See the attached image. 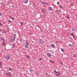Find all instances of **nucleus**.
Returning <instances> with one entry per match:
<instances>
[{
    "label": "nucleus",
    "instance_id": "51",
    "mask_svg": "<svg viewBox=\"0 0 77 77\" xmlns=\"http://www.w3.org/2000/svg\"><path fill=\"white\" fill-rule=\"evenodd\" d=\"M14 45V46H15V45Z\"/></svg>",
    "mask_w": 77,
    "mask_h": 77
},
{
    "label": "nucleus",
    "instance_id": "18",
    "mask_svg": "<svg viewBox=\"0 0 77 77\" xmlns=\"http://www.w3.org/2000/svg\"><path fill=\"white\" fill-rule=\"evenodd\" d=\"M25 56L26 57H28V58H29V59H30V57H29V56H27V55H25Z\"/></svg>",
    "mask_w": 77,
    "mask_h": 77
},
{
    "label": "nucleus",
    "instance_id": "4",
    "mask_svg": "<svg viewBox=\"0 0 77 77\" xmlns=\"http://www.w3.org/2000/svg\"><path fill=\"white\" fill-rule=\"evenodd\" d=\"M44 43V41L42 40L41 39L40 40V44H43Z\"/></svg>",
    "mask_w": 77,
    "mask_h": 77
},
{
    "label": "nucleus",
    "instance_id": "47",
    "mask_svg": "<svg viewBox=\"0 0 77 77\" xmlns=\"http://www.w3.org/2000/svg\"><path fill=\"white\" fill-rule=\"evenodd\" d=\"M45 74H46V75H48V74L47 73H46Z\"/></svg>",
    "mask_w": 77,
    "mask_h": 77
},
{
    "label": "nucleus",
    "instance_id": "6",
    "mask_svg": "<svg viewBox=\"0 0 77 77\" xmlns=\"http://www.w3.org/2000/svg\"><path fill=\"white\" fill-rule=\"evenodd\" d=\"M20 41L22 42H24V40L23 39V38H21L20 39Z\"/></svg>",
    "mask_w": 77,
    "mask_h": 77
},
{
    "label": "nucleus",
    "instance_id": "3",
    "mask_svg": "<svg viewBox=\"0 0 77 77\" xmlns=\"http://www.w3.org/2000/svg\"><path fill=\"white\" fill-rule=\"evenodd\" d=\"M47 55L48 57H51L52 56L51 54H50V53H48L47 54Z\"/></svg>",
    "mask_w": 77,
    "mask_h": 77
},
{
    "label": "nucleus",
    "instance_id": "37",
    "mask_svg": "<svg viewBox=\"0 0 77 77\" xmlns=\"http://www.w3.org/2000/svg\"><path fill=\"white\" fill-rule=\"evenodd\" d=\"M45 4H46V5H48V3L46 2H45Z\"/></svg>",
    "mask_w": 77,
    "mask_h": 77
},
{
    "label": "nucleus",
    "instance_id": "54",
    "mask_svg": "<svg viewBox=\"0 0 77 77\" xmlns=\"http://www.w3.org/2000/svg\"><path fill=\"white\" fill-rule=\"evenodd\" d=\"M5 46H4V47H5Z\"/></svg>",
    "mask_w": 77,
    "mask_h": 77
},
{
    "label": "nucleus",
    "instance_id": "19",
    "mask_svg": "<svg viewBox=\"0 0 77 77\" xmlns=\"http://www.w3.org/2000/svg\"><path fill=\"white\" fill-rule=\"evenodd\" d=\"M29 71L31 72H33V70L32 69H30Z\"/></svg>",
    "mask_w": 77,
    "mask_h": 77
},
{
    "label": "nucleus",
    "instance_id": "35",
    "mask_svg": "<svg viewBox=\"0 0 77 77\" xmlns=\"http://www.w3.org/2000/svg\"><path fill=\"white\" fill-rule=\"evenodd\" d=\"M60 64L62 65H63V63H62V62H61L60 63Z\"/></svg>",
    "mask_w": 77,
    "mask_h": 77
},
{
    "label": "nucleus",
    "instance_id": "48",
    "mask_svg": "<svg viewBox=\"0 0 77 77\" xmlns=\"http://www.w3.org/2000/svg\"><path fill=\"white\" fill-rule=\"evenodd\" d=\"M6 75L7 76H8V74H7Z\"/></svg>",
    "mask_w": 77,
    "mask_h": 77
},
{
    "label": "nucleus",
    "instance_id": "31",
    "mask_svg": "<svg viewBox=\"0 0 77 77\" xmlns=\"http://www.w3.org/2000/svg\"><path fill=\"white\" fill-rule=\"evenodd\" d=\"M70 35H71V36H74V35H73V34H71Z\"/></svg>",
    "mask_w": 77,
    "mask_h": 77
},
{
    "label": "nucleus",
    "instance_id": "16",
    "mask_svg": "<svg viewBox=\"0 0 77 77\" xmlns=\"http://www.w3.org/2000/svg\"><path fill=\"white\" fill-rule=\"evenodd\" d=\"M14 41V39H11L10 40V41L11 42H13V41Z\"/></svg>",
    "mask_w": 77,
    "mask_h": 77
},
{
    "label": "nucleus",
    "instance_id": "8",
    "mask_svg": "<svg viewBox=\"0 0 77 77\" xmlns=\"http://www.w3.org/2000/svg\"><path fill=\"white\" fill-rule=\"evenodd\" d=\"M8 75L9 76V77H12V75H11V74L10 73V72H9V73H8Z\"/></svg>",
    "mask_w": 77,
    "mask_h": 77
},
{
    "label": "nucleus",
    "instance_id": "25",
    "mask_svg": "<svg viewBox=\"0 0 77 77\" xmlns=\"http://www.w3.org/2000/svg\"><path fill=\"white\" fill-rule=\"evenodd\" d=\"M20 23L21 24L20 25V26H22V24H23V22H21Z\"/></svg>",
    "mask_w": 77,
    "mask_h": 77
},
{
    "label": "nucleus",
    "instance_id": "45",
    "mask_svg": "<svg viewBox=\"0 0 77 77\" xmlns=\"http://www.w3.org/2000/svg\"><path fill=\"white\" fill-rule=\"evenodd\" d=\"M2 29L1 28H0V32H2V30H1Z\"/></svg>",
    "mask_w": 77,
    "mask_h": 77
},
{
    "label": "nucleus",
    "instance_id": "10",
    "mask_svg": "<svg viewBox=\"0 0 77 77\" xmlns=\"http://www.w3.org/2000/svg\"><path fill=\"white\" fill-rule=\"evenodd\" d=\"M73 57H77V55L74 54L73 56Z\"/></svg>",
    "mask_w": 77,
    "mask_h": 77
},
{
    "label": "nucleus",
    "instance_id": "39",
    "mask_svg": "<svg viewBox=\"0 0 77 77\" xmlns=\"http://www.w3.org/2000/svg\"><path fill=\"white\" fill-rule=\"evenodd\" d=\"M26 45H29V43H27L26 44Z\"/></svg>",
    "mask_w": 77,
    "mask_h": 77
},
{
    "label": "nucleus",
    "instance_id": "22",
    "mask_svg": "<svg viewBox=\"0 0 77 77\" xmlns=\"http://www.w3.org/2000/svg\"><path fill=\"white\" fill-rule=\"evenodd\" d=\"M42 12L44 13V12H45V10L43 9V10H42Z\"/></svg>",
    "mask_w": 77,
    "mask_h": 77
},
{
    "label": "nucleus",
    "instance_id": "42",
    "mask_svg": "<svg viewBox=\"0 0 77 77\" xmlns=\"http://www.w3.org/2000/svg\"><path fill=\"white\" fill-rule=\"evenodd\" d=\"M8 17H9L10 18V19H11L12 18V17H11L9 16H8Z\"/></svg>",
    "mask_w": 77,
    "mask_h": 77
},
{
    "label": "nucleus",
    "instance_id": "9",
    "mask_svg": "<svg viewBox=\"0 0 77 77\" xmlns=\"http://www.w3.org/2000/svg\"><path fill=\"white\" fill-rule=\"evenodd\" d=\"M51 47H53V48H54V47H55V46H54V44L51 45Z\"/></svg>",
    "mask_w": 77,
    "mask_h": 77
},
{
    "label": "nucleus",
    "instance_id": "5",
    "mask_svg": "<svg viewBox=\"0 0 77 77\" xmlns=\"http://www.w3.org/2000/svg\"><path fill=\"white\" fill-rule=\"evenodd\" d=\"M56 75L57 76H59L60 75V73L57 72H56Z\"/></svg>",
    "mask_w": 77,
    "mask_h": 77
},
{
    "label": "nucleus",
    "instance_id": "26",
    "mask_svg": "<svg viewBox=\"0 0 77 77\" xmlns=\"http://www.w3.org/2000/svg\"><path fill=\"white\" fill-rule=\"evenodd\" d=\"M60 8H63V6H61V5H60Z\"/></svg>",
    "mask_w": 77,
    "mask_h": 77
},
{
    "label": "nucleus",
    "instance_id": "15",
    "mask_svg": "<svg viewBox=\"0 0 77 77\" xmlns=\"http://www.w3.org/2000/svg\"><path fill=\"white\" fill-rule=\"evenodd\" d=\"M72 31H75V30L74 29V28H72Z\"/></svg>",
    "mask_w": 77,
    "mask_h": 77
},
{
    "label": "nucleus",
    "instance_id": "20",
    "mask_svg": "<svg viewBox=\"0 0 77 77\" xmlns=\"http://www.w3.org/2000/svg\"><path fill=\"white\" fill-rule=\"evenodd\" d=\"M8 23H12V21H11L10 20H9V21H8Z\"/></svg>",
    "mask_w": 77,
    "mask_h": 77
},
{
    "label": "nucleus",
    "instance_id": "52",
    "mask_svg": "<svg viewBox=\"0 0 77 77\" xmlns=\"http://www.w3.org/2000/svg\"><path fill=\"white\" fill-rule=\"evenodd\" d=\"M76 3L77 4V1H76Z\"/></svg>",
    "mask_w": 77,
    "mask_h": 77
},
{
    "label": "nucleus",
    "instance_id": "40",
    "mask_svg": "<svg viewBox=\"0 0 77 77\" xmlns=\"http://www.w3.org/2000/svg\"><path fill=\"white\" fill-rule=\"evenodd\" d=\"M36 74L37 75H38V74H39V73L38 72H37L36 73Z\"/></svg>",
    "mask_w": 77,
    "mask_h": 77
},
{
    "label": "nucleus",
    "instance_id": "38",
    "mask_svg": "<svg viewBox=\"0 0 77 77\" xmlns=\"http://www.w3.org/2000/svg\"><path fill=\"white\" fill-rule=\"evenodd\" d=\"M57 5H59V2H57Z\"/></svg>",
    "mask_w": 77,
    "mask_h": 77
},
{
    "label": "nucleus",
    "instance_id": "28",
    "mask_svg": "<svg viewBox=\"0 0 77 77\" xmlns=\"http://www.w3.org/2000/svg\"><path fill=\"white\" fill-rule=\"evenodd\" d=\"M42 58H41L39 59V60L40 61H41V60H42Z\"/></svg>",
    "mask_w": 77,
    "mask_h": 77
},
{
    "label": "nucleus",
    "instance_id": "1",
    "mask_svg": "<svg viewBox=\"0 0 77 77\" xmlns=\"http://www.w3.org/2000/svg\"><path fill=\"white\" fill-rule=\"evenodd\" d=\"M5 58L6 59H7V60H8L9 59H11V57L9 56H5Z\"/></svg>",
    "mask_w": 77,
    "mask_h": 77
},
{
    "label": "nucleus",
    "instance_id": "24",
    "mask_svg": "<svg viewBox=\"0 0 77 77\" xmlns=\"http://www.w3.org/2000/svg\"><path fill=\"white\" fill-rule=\"evenodd\" d=\"M61 50L62 51V52H64V50L63 49H61Z\"/></svg>",
    "mask_w": 77,
    "mask_h": 77
},
{
    "label": "nucleus",
    "instance_id": "2",
    "mask_svg": "<svg viewBox=\"0 0 77 77\" xmlns=\"http://www.w3.org/2000/svg\"><path fill=\"white\" fill-rule=\"evenodd\" d=\"M16 38H17V36H16V34H15L13 35V38L14 41H15V39Z\"/></svg>",
    "mask_w": 77,
    "mask_h": 77
},
{
    "label": "nucleus",
    "instance_id": "46",
    "mask_svg": "<svg viewBox=\"0 0 77 77\" xmlns=\"http://www.w3.org/2000/svg\"><path fill=\"white\" fill-rule=\"evenodd\" d=\"M4 32H5L4 31H3L2 32V33H4Z\"/></svg>",
    "mask_w": 77,
    "mask_h": 77
},
{
    "label": "nucleus",
    "instance_id": "44",
    "mask_svg": "<svg viewBox=\"0 0 77 77\" xmlns=\"http://www.w3.org/2000/svg\"><path fill=\"white\" fill-rule=\"evenodd\" d=\"M73 37L74 39H75V37H74V35L73 36Z\"/></svg>",
    "mask_w": 77,
    "mask_h": 77
},
{
    "label": "nucleus",
    "instance_id": "23",
    "mask_svg": "<svg viewBox=\"0 0 77 77\" xmlns=\"http://www.w3.org/2000/svg\"><path fill=\"white\" fill-rule=\"evenodd\" d=\"M3 43L2 44V45H5V42H2Z\"/></svg>",
    "mask_w": 77,
    "mask_h": 77
},
{
    "label": "nucleus",
    "instance_id": "49",
    "mask_svg": "<svg viewBox=\"0 0 77 77\" xmlns=\"http://www.w3.org/2000/svg\"><path fill=\"white\" fill-rule=\"evenodd\" d=\"M29 34H30V35H32V33H30Z\"/></svg>",
    "mask_w": 77,
    "mask_h": 77
},
{
    "label": "nucleus",
    "instance_id": "27",
    "mask_svg": "<svg viewBox=\"0 0 77 77\" xmlns=\"http://www.w3.org/2000/svg\"><path fill=\"white\" fill-rule=\"evenodd\" d=\"M41 3L42 4H45V2H42V1H41Z\"/></svg>",
    "mask_w": 77,
    "mask_h": 77
},
{
    "label": "nucleus",
    "instance_id": "41",
    "mask_svg": "<svg viewBox=\"0 0 77 77\" xmlns=\"http://www.w3.org/2000/svg\"><path fill=\"white\" fill-rule=\"evenodd\" d=\"M11 19H12V20H14V18H13V17H11Z\"/></svg>",
    "mask_w": 77,
    "mask_h": 77
},
{
    "label": "nucleus",
    "instance_id": "12",
    "mask_svg": "<svg viewBox=\"0 0 77 77\" xmlns=\"http://www.w3.org/2000/svg\"><path fill=\"white\" fill-rule=\"evenodd\" d=\"M1 41H5V39H4V38L3 37L1 38Z\"/></svg>",
    "mask_w": 77,
    "mask_h": 77
},
{
    "label": "nucleus",
    "instance_id": "32",
    "mask_svg": "<svg viewBox=\"0 0 77 77\" xmlns=\"http://www.w3.org/2000/svg\"><path fill=\"white\" fill-rule=\"evenodd\" d=\"M50 62H51V63H53V62H54V61L53 62L51 61V60H50Z\"/></svg>",
    "mask_w": 77,
    "mask_h": 77
},
{
    "label": "nucleus",
    "instance_id": "43",
    "mask_svg": "<svg viewBox=\"0 0 77 77\" xmlns=\"http://www.w3.org/2000/svg\"><path fill=\"white\" fill-rule=\"evenodd\" d=\"M5 74H8H8H9V72L8 73L6 72V73H5Z\"/></svg>",
    "mask_w": 77,
    "mask_h": 77
},
{
    "label": "nucleus",
    "instance_id": "33",
    "mask_svg": "<svg viewBox=\"0 0 77 77\" xmlns=\"http://www.w3.org/2000/svg\"><path fill=\"white\" fill-rule=\"evenodd\" d=\"M0 16H2V14L1 13H0Z\"/></svg>",
    "mask_w": 77,
    "mask_h": 77
},
{
    "label": "nucleus",
    "instance_id": "53",
    "mask_svg": "<svg viewBox=\"0 0 77 77\" xmlns=\"http://www.w3.org/2000/svg\"><path fill=\"white\" fill-rule=\"evenodd\" d=\"M76 18H77V16H76Z\"/></svg>",
    "mask_w": 77,
    "mask_h": 77
},
{
    "label": "nucleus",
    "instance_id": "7",
    "mask_svg": "<svg viewBox=\"0 0 77 77\" xmlns=\"http://www.w3.org/2000/svg\"><path fill=\"white\" fill-rule=\"evenodd\" d=\"M24 3H28V0H24Z\"/></svg>",
    "mask_w": 77,
    "mask_h": 77
},
{
    "label": "nucleus",
    "instance_id": "11",
    "mask_svg": "<svg viewBox=\"0 0 77 77\" xmlns=\"http://www.w3.org/2000/svg\"><path fill=\"white\" fill-rule=\"evenodd\" d=\"M49 10H50V11H52V8L50 7H49Z\"/></svg>",
    "mask_w": 77,
    "mask_h": 77
},
{
    "label": "nucleus",
    "instance_id": "50",
    "mask_svg": "<svg viewBox=\"0 0 77 77\" xmlns=\"http://www.w3.org/2000/svg\"><path fill=\"white\" fill-rule=\"evenodd\" d=\"M58 11H60V10H59Z\"/></svg>",
    "mask_w": 77,
    "mask_h": 77
},
{
    "label": "nucleus",
    "instance_id": "13",
    "mask_svg": "<svg viewBox=\"0 0 77 77\" xmlns=\"http://www.w3.org/2000/svg\"><path fill=\"white\" fill-rule=\"evenodd\" d=\"M38 27H39V29H38V30H40V31H41V28L40 27H39V26H38Z\"/></svg>",
    "mask_w": 77,
    "mask_h": 77
},
{
    "label": "nucleus",
    "instance_id": "17",
    "mask_svg": "<svg viewBox=\"0 0 77 77\" xmlns=\"http://www.w3.org/2000/svg\"><path fill=\"white\" fill-rule=\"evenodd\" d=\"M25 48H29L28 45H25Z\"/></svg>",
    "mask_w": 77,
    "mask_h": 77
},
{
    "label": "nucleus",
    "instance_id": "36",
    "mask_svg": "<svg viewBox=\"0 0 77 77\" xmlns=\"http://www.w3.org/2000/svg\"><path fill=\"white\" fill-rule=\"evenodd\" d=\"M0 25L1 26H2L3 25V24L1 23H0Z\"/></svg>",
    "mask_w": 77,
    "mask_h": 77
},
{
    "label": "nucleus",
    "instance_id": "29",
    "mask_svg": "<svg viewBox=\"0 0 77 77\" xmlns=\"http://www.w3.org/2000/svg\"><path fill=\"white\" fill-rule=\"evenodd\" d=\"M2 62H0V66H2Z\"/></svg>",
    "mask_w": 77,
    "mask_h": 77
},
{
    "label": "nucleus",
    "instance_id": "21",
    "mask_svg": "<svg viewBox=\"0 0 77 77\" xmlns=\"http://www.w3.org/2000/svg\"><path fill=\"white\" fill-rule=\"evenodd\" d=\"M66 18H68V19H69V15L67 16Z\"/></svg>",
    "mask_w": 77,
    "mask_h": 77
},
{
    "label": "nucleus",
    "instance_id": "34",
    "mask_svg": "<svg viewBox=\"0 0 77 77\" xmlns=\"http://www.w3.org/2000/svg\"><path fill=\"white\" fill-rule=\"evenodd\" d=\"M54 72H57L56 70H54Z\"/></svg>",
    "mask_w": 77,
    "mask_h": 77
},
{
    "label": "nucleus",
    "instance_id": "30",
    "mask_svg": "<svg viewBox=\"0 0 77 77\" xmlns=\"http://www.w3.org/2000/svg\"><path fill=\"white\" fill-rule=\"evenodd\" d=\"M69 47H72V45H71V44H70L69 45Z\"/></svg>",
    "mask_w": 77,
    "mask_h": 77
},
{
    "label": "nucleus",
    "instance_id": "14",
    "mask_svg": "<svg viewBox=\"0 0 77 77\" xmlns=\"http://www.w3.org/2000/svg\"><path fill=\"white\" fill-rule=\"evenodd\" d=\"M12 69L11 67L9 68V71H12Z\"/></svg>",
    "mask_w": 77,
    "mask_h": 77
}]
</instances>
